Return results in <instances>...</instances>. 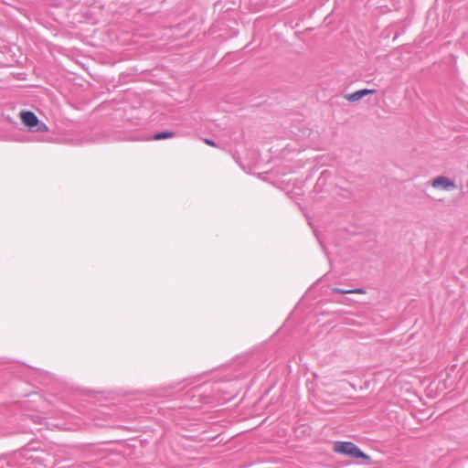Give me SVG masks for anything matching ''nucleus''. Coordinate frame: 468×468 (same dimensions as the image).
<instances>
[{"label":"nucleus","instance_id":"nucleus-1","mask_svg":"<svg viewBox=\"0 0 468 468\" xmlns=\"http://www.w3.org/2000/svg\"><path fill=\"white\" fill-rule=\"evenodd\" d=\"M207 384L196 386L183 394L182 405L185 408H197L201 403H210L208 395H205Z\"/></svg>","mask_w":468,"mask_h":468},{"label":"nucleus","instance_id":"nucleus-2","mask_svg":"<svg viewBox=\"0 0 468 468\" xmlns=\"http://www.w3.org/2000/svg\"><path fill=\"white\" fill-rule=\"evenodd\" d=\"M334 450L337 453L350 456L355 459L368 460L369 456L362 452L355 443L351 441H336Z\"/></svg>","mask_w":468,"mask_h":468},{"label":"nucleus","instance_id":"nucleus-3","mask_svg":"<svg viewBox=\"0 0 468 468\" xmlns=\"http://www.w3.org/2000/svg\"><path fill=\"white\" fill-rule=\"evenodd\" d=\"M20 118H21L22 122L32 131L35 127H37L39 124V119L32 112H29V111L21 112Z\"/></svg>","mask_w":468,"mask_h":468},{"label":"nucleus","instance_id":"nucleus-4","mask_svg":"<svg viewBox=\"0 0 468 468\" xmlns=\"http://www.w3.org/2000/svg\"><path fill=\"white\" fill-rule=\"evenodd\" d=\"M431 186L435 188L441 187L444 190H452L456 187V185L453 180L443 176H438L435 179H433Z\"/></svg>","mask_w":468,"mask_h":468},{"label":"nucleus","instance_id":"nucleus-5","mask_svg":"<svg viewBox=\"0 0 468 468\" xmlns=\"http://www.w3.org/2000/svg\"><path fill=\"white\" fill-rule=\"evenodd\" d=\"M374 92H375L374 90L363 89V90H356L353 93L346 94V99L349 101H357L361 100L363 97H365L366 95L374 93Z\"/></svg>","mask_w":468,"mask_h":468},{"label":"nucleus","instance_id":"nucleus-6","mask_svg":"<svg viewBox=\"0 0 468 468\" xmlns=\"http://www.w3.org/2000/svg\"><path fill=\"white\" fill-rule=\"evenodd\" d=\"M176 136V133L171 131H164L159 132L149 137L147 140H154V141H160V140H165L169 138H173Z\"/></svg>","mask_w":468,"mask_h":468},{"label":"nucleus","instance_id":"nucleus-7","mask_svg":"<svg viewBox=\"0 0 468 468\" xmlns=\"http://www.w3.org/2000/svg\"><path fill=\"white\" fill-rule=\"evenodd\" d=\"M34 132H47L48 131V126L39 121V124L33 129Z\"/></svg>","mask_w":468,"mask_h":468},{"label":"nucleus","instance_id":"nucleus-8","mask_svg":"<svg viewBox=\"0 0 468 468\" xmlns=\"http://www.w3.org/2000/svg\"><path fill=\"white\" fill-rule=\"evenodd\" d=\"M332 291L335 293H340V294H346V293H351V289H348V290H345V289H341V288H338V287H335L332 289Z\"/></svg>","mask_w":468,"mask_h":468},{"label":"nucleus","instance_id":"nucleus-9","mask_svg":"<svg viewBox=\"0 0 468 468\" xmlns=\"http://www.w3.org/2000/svg\"><path fill=\"white\" fill-rule=\"evenodd\" d=\"M351 293H361V294H364V293H366V290L363 289V288L351 289Z\"/></svg>","mask_w":468,"mask_h":468},{"label":"nucleus","instance_id":"nucleus-10","mask_svg":"<svg viewBox=\"0 0 468 468\" xmlns=\"http://www.w3.org/2000/svg\"><path fill=\"white\" fill-rule=\"evenodd\" d=\"M5 464H9V461L5 457H0V468H4Z\"/></svg>","mask_w":468,"mask_h":468},{"label":"nucleus","instance_id":"nucleus-11","mask_svg":"<svg viewBox=\"0 0 468 468\" xmlns=\"http://www.w3.org/2000/svg\"><path fill=\"white\" fill-rule=\"evenodd\" d=\"M204 142L207 145H210V146H215L216 145L215 142L213 140H211V139H208V138L204 139Z\"/></svg>","mask_w":468,"mask_h":468},{"label":"nucleus","instance_id":"nucleus-12","mask_svg":"<svg viewBox=\"0 0 468 468\" xmlns=\"http://www.w3.org/2000/svg\"><path fill=\"white\" fill-rule=\"evenodd\" d=\"M233 397H234V395H233V394H231V395H230L229 397H228V398H223V400H224V401L229 400V399H231Z\"/></svg>","mask_w":468,"mask_h":468},{"label":"nucleus","instance_id":"nucleus-13","mask_svg":"<svg viewBox=\"0 0 468 468\" xmlns=\"http://www.w3.org/2000/svg\"><path fill=\"white\" fill-rule=\"evenodd\" d=\"M215 390H218V391L222 390V388L219 387V383L217 384V387L215 388Z\"/></svg>","mask_w":468,"mask_h":468},{"label":"nucleus","instance_id":"nucleus-14","mask_svg":"<svg viewBox=\"0 0 468 468\" xmlns=\"http://www.w3.org/2000/svg\"><path fill=\"white\" fill-rule=\"evenodd\" d=\"M37 421L38 423H40V424H41V423H42V419H41V417H37Z\"/></svg>","mask_w":468,"mask_h":468}]
</instances>
